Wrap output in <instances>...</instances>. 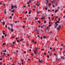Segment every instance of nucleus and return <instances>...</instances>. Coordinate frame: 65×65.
I'll use <instances>...</instances> for the list:
<instances>
[{"label": "nucleus", "mask_w": 65, "mask_h": 65, "mask_svg": "<svg viewBox=\"0 0 65 65\" xmlns=\"http://www.w3.org/2000/svg\"><path fill=\"white\" fill-rule=\"evenodd\" d=\"M38 49V48H37L35 49L34 51V53H35V54L38 53V52H37V49Z\"/></svg>", "instance_id": "obj_1"}, {"label": "nucleus", "mask_w": 65, "mask_h": 65, "mask_svg": "<svg viewBox=\"0 0 65 65\" xmlns=\"http://www.w3.org/2000/svg\"><path fill=\"white\" fill-rule=\"evenodd\" d=\"M61 58L62 59H64L65 57L64 56H61Z\"/></svg>", "instance_id": "obj_2"}, {"label": "nucleus", "mask_w": 65, "mask_h": 65, "mask_svg": "<svg viewBox=\"0 0 65 65\" xmlns=\"http://www.w3.org/2000/svg\"><path fill=\"white\" fill-rule=\"evenodd\" d=\"M47 1V2H46V5H48V3H49V2H48V0H46Z\"/></svg>", "instance_id": "obj_3"}, {"label": "nucleus", "mask_w": 65, "mask_h": 65, "mask_svg": "<svg viewBox=\"0 0 65 65\" xmlns=\"http://www.w3.org/2000/svg\"><path fill=\"white\" fill-rule=\"evenodd\" d=\"M55 25H56V26H58V24H57V21H56V22H55Z\"/></svg>", "instance_id": "obj_4"}, {"label": "nucleus", "mask_w": 65, "mask_h": 65, "mask_svg": "<svg viewBox=\"0 0 65 65\" xmlns=\"http://www.w3.org/2000/svg\"><path fill=\"white\" fill-rule=\"evenodd\" d=\"M61 47H65V45H64L63 44H61Z\"/></svg>", "instance_id": "obj_5"}, {"label": "nucleus", "mask_w": 65, "mask_h": 65, "mask_svg": "<svg viewBox=\"0 0 65 65\" xmlns=\"http://www.w3.org/2000/svg\"><path fill=\"white\" fill-rule=\"evenodd\" d=\"M59 60V59L57 57H56V61H58V60Z\"/></svg>", "instance_id": "obj_6"}, {"label": "nucleus", "mask_w": 65, "mask_h": 65, "mask_svg": "<svg viewBox=\"0 0 65 65\" xmlns=\"http://www.w3.org/2000/svg\"><path fill=\"white\" fill-rule=\"evenodd\" d=\"M23 40H24V39H21L19 40V42H22V41H23Z\"/></svg>", "instance_id": "obj_7"}, {"label": "nucleus", "mask_w": 65, "mask_h": 65, "mask_svg": "<svg viewBox=\"0 0 65 65\" xmlns=\"http://www.w3.org/2000/svg\"><path fill=\"white\" fill-rule=\"evenodd\" d=\"M14 45L13 44H11V47H14Z\"/></svg>", "instance_id": "obj_8"}, {"label": "nucleus", "mask_w": 65, "mask_h": 65, "mask_svg": "<svg viewBox=\"0 0 65 65\" xmlns=\"http://www.w3.org/2000/svg\"><path fill=\"white\" fill-rule=\"evenodd\" d=\"M3 52H6L7 50H3Z\"/></svg>", "instance_id": "obj_9"}, {"label": "nucleus", "mask_w": 65, "mask_h": 65, "mask_svg": "<svg viewBox=\"0 0 65 65\" xmlns=\"http://www.w3.org/2000/svg\"><path fill=\"white\" fill-rule=\"evenodd\" d=\"M60 28H59V26H58V27H57V30H60Z\"/></svg>", "instance_id": "obj_10"}, {"label": "nucleus", "mask_w": 65, "mask_h": 65, "mask_svg": "<svg viewBox=\"0 0 65 65\" xmlns=\"http://www.w3.org/2000/svg\"><path fill=\"white\" fill-rule=\"evenodd\" d=\"M11 7H12L11 9H13L14 7V6L13 5H11Z\"/></svg>", "instance_id": "obj_11"}, {"label": "nucleus", "mask_w": 65, "mask_h": 65, "mask_svg": "<svg viewBox=\"0 0 65 65\" xmlns=\"http://www.w3.org/2000/svg\"><path fill=\"white\" fill-rule=\"evenodd\" d=\"M2 24H3V25H5V22H4V21H3V22Z\"/></svg>", "instance_id": "obj_12"}, {"label": "nucleus", "mask_w": 65, "mask_h": 65, "mask_svg": "<svg viewBox=\"0 0 65 65\" xmlns=\"http://www.w3.org/2000/svg\"><path fill=\"white\" fill-rule=\"evenodd\" d=\"M36 5H37V6H39V4H38V3H37L36 4Z\"/></svg>", "instance_id": "obj_13"}, {"label": "nucleus", "mask_w": 65, "mask_h": 65, "mask_svg": "<svg viewBox=\"0 0 65 65\" xmlns=\"http://www.w3.org/2000/svg\"><path fill=\"white\" fill-rule=\"evenodd\" d=\"M41 20H43V19H44V18L43 17H42V18H41Z\"/></svg>", "instance_id": "obj_14"}, {"label": "nucleus", "mask_w": 65, "mask_h": 65, "mask_svg": "<svg viewBox=\"0 0 65 65\" xmlns=\"http://www.w3.org/2000/svg\"><path fill=\"white\" fill-rule=\"evenodd\" d=\"M38 18H37V17H35V19L36 20H38Z\"/></svg>", "instance_id": "obj_15"}, {"label": "nucleus", "mask_w": 65, "mask_h": 65, "mask_svg": "<svg viewBox=\"0 0 65 65\" xmlns=\"http://www.w3.org/2000/svg\"><path fill=\"white\" fill-rule=\"evenodd\" d=\"M58 10V9H56V10H55V12H56V13L57 12Z\"/></svg>", "instance_id": "obj_16"}, {"label": "nucleus", "mask_w": 65, "mask_h": 65, "mask_svg": "<svg viewBox=\"0 0 65 65\" xmlns=\"http://www.w3.org/2000/svg\"><path fill=\"white\" fill-rule=\"evenodd\" d=\"M3 34L4 35H5V32H4V31H3Z\"/></svg>", "instance_id": "obj_17"}, {"label": "nucleus", "mask_w": 65, "mask_h": 65, "mask_svg": "<svg viewBox=\"0 0 65 65\" xmlns=\"http://www.w3.org/2000/svg\"><path fill=\"white\" fill-rule=\"evenodd\" d=\"M14 7H15V8H17V5H15L14 6Z\"/></svg>", "instance_id": "obj_18"}, {"label": "nucleus", "mask_w": 65, "mask_h": 65, "mask_svg": "<svg viewBox=\"0 0 65 65\" xmlns=\"http://www.w3.org/2000/svg\"><path fill=\"white\" fill-rule=\"evenodd\" d=\"M54 48L53 49V51H55L56 49H55V47H54Z\"/></svg>", "instance_id": "obj_19"}, {"label": "nucleus", "mask_w": 65, "mask_h": 65, "mask_svg": "<svg viewBox=\"0 0 65 65\" xmlns=\"http://www.w3.org/2000/svg\"><path fill=\"white\" fill-rule=\"evenodd\" d=\"M36 34H37V35H39V32H38V31H37V32L36 33Z\"/></svg>", "instance_id": "obj_20"}, {"label": "nucleus", "mask_w": 65, "mask_h": 65, "mask_svg": "<svg viewBox=\"0 0 65 65\" xmlns=\"http://www.w3.org/2000/svg\"><path fill=\"white\" fill-rule=\"evenodd\" d=\"M55 6H56L57 5V4H58V2H57V3H55Z\"/></svg>", "instance_id": "obj_21"}, {"label": "nucleus", "mask_w": 65, "mask_h": 65, "mask_svg": "<svg viewBox=\"0 0 65 65\" xmlns=\"http://www.w3.org/2000/svg\"><path fill=\"white\" fill-rule=\"evenodd\" d=\"M10 25H11V27H13V24H10Z\"/></svg>", "instance_id": "obj_22"}, {"label": "nucleus", "mask_w": 65, "mask_h": 65, "mask_svg": "<svg viewBox=\"0 0 65 65\" xmlns=\"http://www.w3.org/2000/svg\"><path fill=\"white\" fill-rule=\"evenodd\" d=\"M49 28V27H48V26H47L46 27V30H48V29Z\"/></svg>", "instance_id": "obj_23"}, {"label": "nucleus", "mask_w": 65, "mask_h": 65, "mask_svg": "<svg viewBox=\"0 0 65 65\" xmlns=\"http://www.w3.org/2000/svg\"><path fill=\"white\" fill-rule=\"evenodd\" d=\"M37 13L38 14V13H40V12H39V11H37Z\"/></svg>", "instance_id": "obj_24"}, {"label": "nucleus", "mask_w": 65, "mask_h": 65, "mask_svg": "<svg viewBox=\"0 0 65 65\" xmlns=\"http://www.w3.org/2000/svg\"><path fill=\"white\" fill-rule=\"evenodd\" d=\"M52 31H50V32H49L50 34H52Z\"/></svg>", "instance_id": "obj_25"}, {"label": "nucleus", "mask_w": 65, "mask_h": 65, "mask_svg": "<svg viewBox=\"0 0 65 65\" xmlns=\"http://www.w3.org/2000/svg\"><path fill=\"white\" fill-rule=\"evenodd\" d=\"M58 18V16L56 17L55 18V19H57V18Z\"/></svg>", "instance_id": "obj_26"}, {"label": "nucleus", "mask_w": 65, "mask_h": 65, "mask_svg": "<svg viewBox=\"0 0 65 65\" xmlns=\"http://www.w3.org/2000/svg\"><path fill=\"white\" fill-rule=\"evenodd\" d=\"M59 8H60V7H59V6H58V7L57 8L58 10V9H59Z\"/></svg>", "instance_id": "obj_27"}, {"label": "nucleus", "mask_w": 65, "mask_h": 65, "mask_svg": "<svg viewBox=\"0 0 65 65\" xmlns=\"http://www.w3.org/2000/svg\"><path fill=\"white\" fill-rule=\"evenodd\" d=\"M38 23H39V24H40V21H38Z\"/></svg>", "instance_id": "obj_28"}, {"label": "nucleus", "mask_w": 65, "mask_h": 65, "mask_svg": "<svg viewBox=\"0 0 65 65\" xmlns=\"http://www.w3.org/2000/svg\"><path fill=\"white\" fill-rule=\"evenodd\" d=\"M34 42V43H35V44H36L37 42Z\"/></svg>", "instance_id": "obj_29"}, {"label": "nucleus", "mask_w": 65, "mask_h": 65, "mask_svg": "<svg viewBox=\"0 0 65 65\" xmlns=\"http://www.w3.org/2000/svg\"><path fill=\"white\" fill-rule=\"evenodd\" d=\"M51 25H50V24H49L48 26V28H50L51 26Z\"/></svg>", "instance_id": "obj_30"}, {"label": "nucleus", "mask_w": 65, "mask_h": 65, "mask_svg": "<svg viewBox=\"0 0 65 65\" xmlns=\"http://www.w3.org/2000/svg\"><path fill=\"white\" fill-rule=\"evenodd\" d=\"M61 25H59V28L60 29V28H61Z\"/></svg>", "instance_id": "obj_31"}, {"label": "nucleus", "mask_w": 65, "mask_h": 65, "mask_svg": "<svg viewBox=\"0 0 65 65\" xmlns=\"http://www.w3.org/2000/svg\"><path fill=\"white\" fill-rule=\"evenodd\" d=\"M46 37L45 36H44L43 37V39H45V38Z\"/></svg>", "instance_id": "obj_32"}, {"label": "nucleus", "mask_w": 65, "mask_h": 65, "mask_svg": "<svg viewBox=\"0 0 65 65\" xmlns=\"http://www.w3.org/2000/svg\"><path fill=\"white\" fill-rule=\"evenodd\" d=\"M23 28H25V26H24V25H23Z\"/></svg>", "instance_id": "obj_33"}, {"label": "nucleus", "mask_w": 65, "mask_h": 65, "mask_svg": "<svg viewBox=\"0 0 65 65\" xmlns=\"http://www.w3.org/2000/svg\"><path fill=\"white\" fill-rule=\"evenodd\" d=\"M39 62H41V61H40V59H39Z\"/></svg>", "instance_id": "obj_34"}, {"label": "nucleus", "mask_w": 65, "mask_h": 65, "mask_svg": "<svg viewBox=\"0 0 65 65\" xmlns=\"http://www.w3.org/2000/svg\"><path fill=\"white\" fill-rule=\"evenodd\" d=\"M14 23H17V21H15Z\"/></svg>", "instance_id": "obj_35"}, {"label": "nucleus", "mask_w": 65, "mask_h": 65, "mask_svg": "<svg viewBox=\"0 0 65 65\" xmlns=\"http://www.w3.org/2000/svg\"><path fill=\"white\" fill-rule=\"evenodd\" d=\"M6 43H3V45H6Z\"/></svg>", "instance_id": "obj_36"}, {"label": "nucleus", "mask_w": 65, "mask_h": 65, "mask_svg": "<svg viewBox=\"0 0 65 65\" xmlns=\"http://www.w3.org/2000/svg\"><path fill=\"white\" fill-rule=\"evenodd\" d=\"M0 64L2 65L3 64V63H2L1 62H0Z\"/></svg>", "instance_id": "obj_37"}, {"label": "nucleus", "mask_w": 65, "mask_h": 65, "mask_svg": "<svg viewBox=\"0 0 65 65\" xmlns=\"http://www.w3.org/2000/svg\"><path fill=\"white\" fill-rule=\"evenodd\" d=\"M31 13V12L30 11H29V12H28V13L29 14H30V13Z\"/></svg>", "instance_id": "obj_38"}, {"label": "nucleus", "mask_w": 65, "mask_h": 65, "mask_svg": "<svg viewBox=\"0 0 65 65\" xmlns=\"http://www.w3.org/2000/svg\"><path fill=\"white\" fill-rule=\"evenodd\" d=\"M13 29H11V31L12 32H13Z\"/></svg>", "instance_id": "obj_39"}, {"label": "nucleus", "mask_w": 65, "mask_h": 65, "mask_svg": "<svg viewBox=\"0 0 65 65\" xmlns=\"http://www.w3.org/2000/svg\"><path fill=\"white\" fill-rule=\"evenodd\" d=\"M8 29H9L10 30L11 29L10 28H9V27H8Z\"/></svg>", "instance_id": "obj_40"}, {"label": "nucleus", "mask_w": 65, "mask_h": 65, "mask_svg": "<svg viewBox=\"0 0 65 65\" xmlns=\"http://www.w3.org/2000/svg\"><path fill=\"white\" fill-rule=\"evenodd\" d=\"M17 42H20V41H19V40H17Z\"/></svg>", "instance_id": "obj_41"}, {"label": "nucleus", "mask_w": 65, "mask_h": 65, "mask_svg": "<svg viewBox=\"0 0 65 65\" xmlns=\"http://www.w3.org/2000/svg\"><path fill=\"white\" fill-rule=\"evenodd\" d=\"M14 10H12L11 11V12H14Z\"/></svg>", "instance_id": "obj_42"}, {"label": "nucleus", "mask_w": 65, "mask_h": 65, "mask_svg": "<svg viewBox=\"0 0 65 65\" xmlns=\"http://www.w3.org/2000/svg\"><path fill=\"white\" fill-rule=\"evenodd\" d=\"M51 3H49V4H48V5H51Z\"/></svg>", "instance_id": "obj_43"}, {"label": "nucleus", "mask_w": 65, "mask_h": 65, "mask_svg": "<svg viewBox=\"0 0 65 65\" xmlns=\"http://www.w3.org/2000/svg\"><path fill=\"white\" fill-rule=\"evenodd\" d=\"M46 22H47V21H45L44 24H46Z\"/></svg>", "instance_id": "obj_44"}, {"label": "nucleus", "mask_w": 65, "mask_h": 65, "mask_svg": "<svg viewBox=\"0 0 65 65\" xmlns=\"http://www.w3.org/2000/svg\"><path fill=\"white\" fill-rule=\"evenodd\" d=\"M31 42H33L34 43V40H31Z\"/></svg>", "instance_id": "obj_45"}, {"label": "nucleus", "mask_w": 65, "mask_h": 65, "mask_svg": "<svg viewBox=\"0 0 65 65\" xmlns=\"http://www.w3.org/2000/svg\"><path fill=\"white\" fill-rule=\"evenodd\" d=\"M4 36H2V38H4Z\"/></svg>", "instance_id": "obj_46"}, {"label": "nucleus", "mask_w": 65, "mask_h": 65, "mask_svg": "<svg viewBox=\"0 0 65 65\" xmlns=\"http://www.w3.org/2000/svg\"><path fill=\"white\" fill-rule=\"evenodd\" d=\"M41 61L42 62H43V60H42V59H41Z\"/></svg>", "instance_id": "obj_47"}, {"label": "nucleus", "mask_w": 65, "mask_h": 65, "mask_svg": "<svg viewBox=\"0 0 65 65\" xmlns=\"http://www.w3.org/2000/svg\"><path fill=\"white\" fill-rule=\"evenodd\" d=\"M11 19L12 18V16H10L9 17Z\"/></svg>", "instance_id": "obj_48"}, {"label": "nucleus", "mask_w": 65, "mask_h": 65, "mask_svg": "<svg viewBox=\"0 0 65 65\" xmlns=\"http://www.w3.org/2000/svg\"><path fill=\"white\" fill-rule=\"evenodd\" d=\"M14 37V36H12V37H11L12 38H13Z\"/></svg>", "instance_id": "obj_49"}, {"label": "nucleus", "mask_w": 65, "mask_h": 65, "mask_svg": "<svg viewBox=\"0 0 65 65\" xmlns=\"http://www.w3.org/2000/svg\"><path fill=\"white\" fill-rule=\"evenodd\" d=\"M7 55H8V56H9V54H7Z\"/></svg>", "instance_id": "obj_50"}, {"label": "nucleus", "mask_w": 65, "mask_h": 65, "mask_svg": "<svg viewBox=\"0 0 65 65\" xmlns=\"http://www.w3.org/2000/svg\"><path fill=\"white\" fill-rule=\"evenodd\" d=\"M31 25H34V24L32 22V23H31Z\"/></svg>", "instance_id": "obj_51"}, {"label": "nucleus", "mask_w": 65, "mask_h": 65, "mask_svg": "<svg viewBox=\"0 0 65 65\" xmlns=\"http://www.w3.org/2000/svg\"><path fill=\"white\" fill-rule=\"evenodd\" d=\"M41 30L40 29H39L38 30V31H39V32H40V31Z\"/></svg>", "instance_id": "obj_52"}, {"label": "nucleus", "mask_w": 65, "mask_h": 65, "mask_svg": "<svg viewBox=\"0 0 65 65\" xmlns=\"http://www.w3.org/2000/svg\"><path fill=\"white\" fill-rule=\"evenodd\" d=\"M12 43H13V44H15V42H13Z\"/></svg>", "instance_id": "obj_53"}, {"label": "nucleus", "mask_w": 65, "mask_h": 65, "mask_svg": "<svg viewBox=\"0 0 65 65\" xmlns=\"http://www.w3.org/2000/svg\"><path fill=\"white\" fill-rule=\"evenodd\" d=\"M47 58H49V55H47Z\"/></svg>", "instance_id": "obj_54"}, {"label": "nucleus", "mask_w": 65, "mask_h": 65, "mask_svg": "<svg viewBox=\"0 0 65 65\" xmlns=\"http://www.w3.org/2000/svg\"><path fill=\"white\" fill-rule=\"evenodd\" d=\"M58 21H60V18H59V19H58Z\"/></svg>", "instance_id": "obj_55"}, {"label": "nucleus", "mask_w": 65, "mask_h": 65, "mask_svg": "<svg viewBox=\"0 0 65 65\" xmlns=\"http://www.w3.org/2000/svg\"><path fill=\"white\" fill-rule=\"evenodd\" d=\"M43 39L42 37H41V40H42Z\"/></svg>", "instance_id": "obj_56"}, {"label": "nucleus", "mask_w": 65, "mask_h": 65, "mask_svg": "<svg viewBox=\"0 0 65 65\" xmlns=\"http://www.w3.org/2000/svg\"><path fill=\"white\" fill-rule=\"evenodd\" d=\"M27 4H29V2H27Z\"/></svg>", "instance_id": "obj_57"}, {"label": "nucleus", "mask_w": 65, "mask_h": 65, "mask_svg": "<svg viewBox=\"0 0 65 65\" xmlns=\"http://www.w3.org/2000/svg\"><path fill=\"white\" fill-rule=\"evenodd\" d=\"M7 36V35H6V34L5 35V37H6Z\"/></svg>", "instance_id": "obj_58"}, {"label": "nucleus", "mask_w": 65, "mask_h": 65, "mask_svg": "<svg viewBox=\"0 0 65 65\" xmlns=\"http://www.w3.org/2000/svg\"><path fill=\"white\" fill-rule=\"evenodd\" d=\"M33 10H35V8H33Z\"/></svg>", "instance_id": "obj_59"}, {"label": "nucleus", "mask_w": 65, "mask_h": 65, "mask_svg": "<svg viewBox=\"0 0 65 65\" xmlns=\"http://www.w3.org/2000/svg\"><path fill=\"white\" fill-rule=\"evenodd\" d=\"M41 51H42L43 50H44V49H41Z\"/></svg>", "instance_id": "obj_60"}, {"label": "nucleus", "mask_w": 65, "mask_h": 65, "mask_svg": "<svg viewBox=\"0 0 65 65\" xmlns=\"http://www.w3.org/2000/svg\"><path fill=\"white\" fill-rule=\"evenodd\" d=\"M48 19H49V20H50V19H51V18H50V17H48Z\"/></svg>", "instance_id": "obj_61"}, {"label": "nucleus", "mask_w": 65, "mask_h": 65, "mask_svg": "<svg viewBox=\"0 0 65 65\" xmlns=\"http://www.w3.org/2000/svg\"><path fill=\"white\" fill-rule=\"evenodd\" d=\"M46 53H44V55H46Z\"/></svg>", "instance_id": "obj_62"}, {"label": "nucleus", "mask_w": 65, "mask_h": 65, "mask_svg": "<svg viewBox=\"0 0 65 65\" xmlns=\"http://www.w3.org/2000/svg\"><path fill=\"white\" fill-rule=\"evenodd\" d=\"M27 12H27V11H26L25 12V13H27Z\"/></svg>", "instance_id": "obj_63"}, {"label": "nucleus", "mask_w": 65, "mask_h": 65, "mask_svg": "<svg viewBox=\"0 0 65 65\" xmlns=\"http://www.w3.org/2000/svg\"><path fill=\"white\" fill-rule=\"evenodd\" d=\"M63 18H65V15H64L63 16Z\"/></svg>", "instance_id": "obj_64"}]
</instances>
